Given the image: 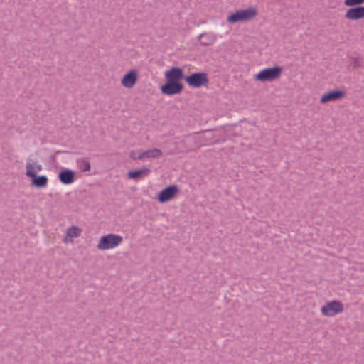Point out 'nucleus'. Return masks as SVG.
Instances as JSON below:
<instances>
[{
  "mask_svg": "<svg viewBox=\"0 0 364 364\" xmlns=\"http://www.w3.org/2000/svg\"><path fill=\"white\" fill-rule=\"evenodd\" d=\"M201 44L203 45V46H207V45H209L210 43L209 42H207V41H201Z\"/></svg>",
  "mask_w": 364,
  "mask_h": 364,
  "instance_id": "obj_22",
  "label": "nucleus"
},
{
  "mask_svg": "<svg viewBox=\"0 0 364 364\" xmlns=\"http://www.w3.org/2000/svg\"><path fill=\"white\" fill-rule=\"evenodd\" d=\"M123 241L121 235L109 233L100 237L97 248L99 250L113 249L119 245Z\"/></svg>",
  "mask_w": 364,
  "mask_h": 364,
  "instance_id": "obj_4",
  "label": "nucleus"
},
{
  "mask_svg": "<svg viewBox=\"0 0 364 364\" xmlns=\"http://www.w3.org/2000/svg\"><path fill=\"white\" fill-rule=\"evenodd\" d=\"M179 188L176 185H171L162 189L157 196V200L161 203H164L173 198L178 193Z\"/></svg>",
  "mask_w": 364,
  "mask_h": 364,
  "instance_id": "obj_8",
  "label": "nucleus"
},
{
  "mask_svg": "<svg viewBox=\"0 0 364 364\" xmlns=\"http://www.w3.org/2000/svg\"><path fill=\"white\" fill-rule=\"evenodd\" d=\"M26 175L31 178V186L38 188H43L47 186L48 179L45 175H36L33 171V159L28 158L26 165Z\"/></svg>",
  "mask_w": 364,
  "mask_h": 364,
  "instance_id": "obj_1",
  "label": "nucleus"
},
{
  "mask_svg": "<svg viewBox=\"0 0 364 364\" xmlns=\"http://www.w3.org/2000/svg\"><path fill=\"white\" fill-rule=\"evenodd\" d=\"M151 172L150 168L144 166L142 168L129 171L128 172V178L139 181L143 178L144 176H148Z\"/></svg>",
  "mask_w": 364,
  "mask_h": 364,
  "instance_id": "obj_14",
  "label": "nucleus"
},
{
  "mask_svg": "<svg viewBox=\"0 0 364 364\" xmlns=\"http://www.w3.org/2000/svg\"><path fill=\"white\" fill-rule=\"evenodd\" d=\"M130 158L133 160H137L138 159V156H136V153L134 151H132L130 153Z\"/></svg>",
  "mask_w": 364,
  "mask_h": 364,
  "instance_id": "obj_21",
  "label": "nucleus"
},
{
  "mask_svg": "<svg viewBox=\"0 0 364 364\" xmlns=\"http://www.w3.org/2000/svg\"><path fill=\"white\" fill-rule=\"evenodd\" d=\"M79 167L82 172L90 171L91 166L90 162L84 159H80L77 161Z\"/></svg>",
  "mask_w": 364,
  "mask_h": 364,
  "instance_id": "obj_17",
  "label": "nucleus"
},
{
  "mask_svg": "<svg viewBox=\"0 0 364 364\" xmlns=\"http://www.w3.org/2000/svg\"><path fill=\"white\" fill-rule=\"evenodd\" d=\"M137 79V70H131L124 75L121 80V83L126 88H132L136 84Z\"/></svg>",
  "mask_w": 364,
  "mask_h": 364,
  "instance_id": "obj_12",
  "label": "nucleus"
},
{
  "mask_svg": "<svg viewBox=\"0 0 364 364\" xmlns=\"http://www.w3.org/2000/svg\"><path fill=\"white\" fill-rule=\"evenodd\" d=\"M183 90V85L181 82L166 81V82L161 86V93L166 95L180 94Z\"/></svg>",
  "mask_w": 364,
  "mask_h": 364,
  "instance_id": "obj_7",
  "label": "nucleus"
},
{
  "mask_svg": "<svg viewBox=\"0 0 364 364\" xmlns=\"http://www.w3.org/2000/svg\"><path fill=\"white\" fill-rule=\"evenodd\" d=\"M364 3V0H344V5L346 6H360Z\"/></svg>",
  "mask_w": 364,
  "mask_h": 364,
  "instance_id": "obj_18",
  "label": "nucleus"
},
{
  "mask_svg": "<svg viewBox=\"0 0 364 364\" xmlns=\"http://www.w3.org/2000/svg\"><path fill=\"white\" fill-rule=\"evenodd\" d=\"M58 178L63 184L69 185L75 180V173L73 170L65 168L59 172Z\"/></svg>",
  "mask_w": 364,
  "mask_h": 364,
  "instance_id": "obj_13",
  "label": "nucleus"
},
{
  "mask_svg": "<svg viewBox=\"0 0 364 364\" xmlns=\"http://www.w3.org/2000/svg\"><path fill=\"white\" fill-rule=\"evenodd\" d=\"M346 14L345 18L351 21H358L364 18V6H350Z\"/></svg>",
  "mask_w": 364,
  "mask_h": 364,
  "instance_id": "obj_11",
  "label": "nucleus"
},
{
  "mask_svg": "<svg viewBox=\"0 0 364 364\" xmlns=\"http://www.w3.org/2000/svg\"><path fill=\"white\" fill-rule=\"evenodd\" d=\"M282 71L283 68L279 65L264 68L255 75V80L262 82H272L281 76Z\"/></svg>",
  "mask_w": 364,
  "mask_h": 364,
  "instance_id": "obj_2",
  "label": "nucleus"
},
{
  "mask_svg": "<svg viewBox=\"0 0 364 364\" xmlns=\"http://www.w3.org/2000/svg\"><path fill=\"white\" fill-rule=\"evenodd\" d=\"M42 166L39 164H37V163H34V161H33V171H34L35 173H36V172L38 171H41L42 170Z\"/></svg>",
  "mask_w": 364,
  "mask_h": 364,
  "instance_id": "obj_20",
  "label": "nucleus"
},
{
  "mask_svg": "<svg viewBox=\"0 0 364 364\" xmlns=\"http://www.w3.org/2000/svg\"><path fill=\"white\" fill-rule=\"evenodd\" d=\"M346 95V92L343 90H333L323 94L321 99L320 102L326 104L329 102H334L343 98Z\"/></svg>",
  "mask_w": 364,
  "mask_h": 364,
  "instance_id": "obj_10",
  "label": "nucleus"
},
{
  "mask_svg": "<svg viewBox=\"0 0 364 364\" xmlns=\"http://www.w3.org/2000/svg\"><path fill=\"white\" fill-rule=\"evenodd\" d=\"M257 14V10L252 7H250L232 13L228 16L227 20L230 23L247 21L253 18Z\"/></svg>",
  "mask_w": 364,
  "mask_h": 364,
  "instance_id": "obj_3",
  "label": "nucleus"
},
{
  "mask_svg": "<svg viewBox=\"0 0 364 364\" xmlns=\"http://www.w3.org/2000/svg\"><path fill=\"white\" fill-rule=\"evenodd\" d=\"M82 230L77 226H71L67 229V235L71 238L77 237L80 235Z\"/></svg>",
  "mask_w": 364,
  "mask_h": 364,
  "instance_id": "obj_16",
  "label": "nucleus"
},
{
  "mask_svg": "<svg viewBox=\"0 0 364 364\" xmlns=\"http://www.w3.org/2000/svg\"><path fill=\"white\" fill-rule=\"evenodd\" d=\"M166 81L171 82H181V80H185L183 70L178 67H172L167 70L165 74Z\"/></svg>",
  "mask_w": 364,
  "mask_h": 364,
  "instance_id": "obj_9",
  "label": "nucleus"
},
{
  "mask_svg": "<svg viewBox=\"0 0 364 364\" xmlns=\"http://www.w3.org/2000/svg\"><path fill=\"white\" fill-rule=\"evenodd\" d=\"M162 156V151L159 149H149L141 152L138 155V160H141L144 158H159Z\"/></svg>",
  "mask_w": 364,
  "mask_h": 364,
  "instance_id": "obj_15",
  "label": "nucleus"
},
{
  "mask_svg": "<svg viewBox=\"0 0 364 364\" xmlns=\"http://www.w3.org/2000/svg\"><path fill=\"white\" fill-rule=\"evenodd\" d=\"M350 64L354 68H358L362 65V58L360 57H353L351 59Z\"/></svg>",
  "mask_w": 364,
  "mask_h": 364,
  "instance_id": "obj_19",
  "label": "nucleus"
},
{
  "mask_svg": "<svg viewBox=\"0 0 364 364\" xmlns=\"http://www.w3.org/2000/svg\"><path fill=\"white\" fill-rule=\"evenodd\" d=\"M185 81L187 84L194 88H199L208 83V75L203 72L192 73L185 77Z\"/></svg>",
  "mask_w": 364,
  "mask_h": 364,
  "instance_id": "obj_5",
  "label": "nucleus"
},
{
  "mask_svg": "<svg viewBox=\"0 0 364 364\" xmlns=\"http://www.w3.org/2000/svg\"><path fill=\"white\" fill-rule=\"evenodd\" d=\"M343 311V305L341 301H331L321 307L322 314L326 316H333Z\"/></svg>",
  "mask_w": 364,
  "mask_h": 364,
  "instance_id": "obj_6",
  "label": "nucleus"
},
{
  "mask_svg": "<svg viewBox=\"0 0 364 364\" xmlns=\"http://www.w3.org/2000/svg\"><path fill=\"white\" fill-rule=\"evenodd\" d=\"M205 36H206V34H200V35L199 36V38H201V39H203V38H205Z\"/></svg>",
  "mask_w": 364,
  "mask_h": 364,
  "instance_id": "obj_23",
  "label": "nucleus"
}]
</instances>
